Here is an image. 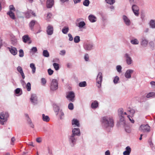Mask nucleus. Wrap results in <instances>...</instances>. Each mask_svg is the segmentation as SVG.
<instances>
[{
  "instance_id": "obj_1",
  "label": "nucleus",
  "mask_w": 155,
  "mask_h": 155,
  "mask_svg": "<svg viewBox=\"0 0 155 155\" xmlns=\"http://www.w3.org/2000/svg\"><path fill=\"white\" fill-rule=\"evenodd\" d=\"M101 121L104 125L106 127H113L114 125V121L113 119L110 117H102Z\"/></svg>"
},
{
  "instance_id": "obj_2",
  "label": "nucleus",
  "mask_w": 155,
  "mask_h": 155,
  "mask_svg": "<svg viewBox=\"0 0 155 155\" xmlns=\"http://www.w3.org/2000/svg\"><path fill=\"white\" fill-rule=\"evenodd\" d=\"M9 117V114L8 113L3 112L0 113V123L2 125L4 124V122L7 120V118Z\"/></svg>"
},
{
  "instance_id": "obj_3",
  "label": "nucleus",
  "mask_w": 155,
  "mask_h": 155,
  "mask_svg": "<svg viewBox=\"0 0 155 155\" xmlns=\"http://www.w3.org/2000/svg\"><path fill=\"white\" fill-rule=\"evenodd\" d=\"M102 81V74L101 73L99 72L96 79L97 85L98 88H100L101 87Z\"/></svg>"
},
{
  "instance_id": "obj_4",
  "label": "nucleus",
  "mask_w": 155,
  "mask_h": 155,
  "mask_svg": "<svg viewBox=\"0 0 155 155\" xmlns=\"http://www.w3.org/2000/svg\"><path fill=\"white\" fill-rule=\"evenodd\" d=\"M58 88V82L55 79L52 80L51 84V89L54 91L56 90Z\"/></svg>"
},
{
  "instance_id": "obj_5",
  "label": "nucleus",
  "mask_w": 155,
  "mask_h": 155,
  "mask_svg": "<svg viewBox=\"0 0 155 155\" xmlns=\"http://www.w3.org/2000/svg\"><path fill=\"white\" fill-rule=\"evenodd\" d=\"M150 127L147 124H143L141 125L140 130L143 132H148L150 131Z\"/></svg>"
},
{
  "instance_id": "obj_6",
  "label": "nucleus",
  "mask_w": 155,
  "mask_h": 155,
  "mask_svg": "<svg viewBox=\"0 0 155 155\" xmlns=\"http://www.w3.org/2000/svg\"><path fill=\"white\" fill-rule=\"evenodd\" d=\"M75 95L74 93L72 91H70L68 93L66 97L69 101L73 102L74 100Z\"/></svg>"
},
{
  "instance_id": "obj_7",
  "label": "nucleus",
  "mask_w": 155,
  "mask_h": 155,
  "mask_svg": "<svg viewBox=\"0 0 155 155\" xmlns=\"http://www.w3.org/2000/svg\"><path fill=\"white\" fill-rule=\"evenodd\" d=\"M22 39L24 43L27 42L28 44H30L31 43V40L30 38L28 35H26L23 36L22 37Z\"/></svg>"
},
{
  "instance_id": "obj_8",
  "label": "nucleus",
  "mask_w": 155,
  "mask_h": 155,
  "mask_svg": "<svg viewBox=\"0 0 155 155\" xmlns=\"http://www.w3.org/2000/svg\"><path fill=\"white\" fill-rule=\"evenodd\" d=\"M132 10L135 15L138 16L139 15V8L138 7L135 5H134L132 7Z\"/></svg>"
},
{
  "instance_id": "obj_9",
  "label": "nucleus",
  "mask_w": 155,
  "mask_h": 155,
  "mask_svg": "<svg viewBox=\"0 0 155 155\" xmlns=\"http://www.w3.org/2000/svg\"><path fill=\"white\" fill-rule=\"evenodd\" d=\"M8 49L11 53L13 55H15L17 54V51L16 48L13 47H11V48L8 47Z\"/></svg>"
},
{
  "instance_id": "obj_10",
  "label": "nucleus",
  "mask_w": 155,
  "mask_h": 155,
  "mask_svg": "<svg viewBox=\"0 0 155 155\" xmlns=\"http://www.w3.org/2000/svg\"><path fill=\"white\" fill-rule=\"evenodd\" d=\"M54 0H47L46 3V5L47 8H51L54 4Z\"/></svg>"
},
{
  "instance_id": "obj_11",
  "label": "nucleus",
  "mask_w": 155,
  "mask_h": 155,
  "mask_svg": "<svg viewBox=\"0 0 155 155\" xmlns=\"http://www.w3.org/2000/svg\"><path fill=\"white\" fill-rule=\"evenodd\" d=\"M134 72L132 70L129 69L127 70L126 72L125 75V77L127 78H130L131 77V74Z\"/></svg>"
},
{
  "instance_id": "obj_12",
  "label": "nucleus",
  "mask_w": 155,
  "mask_h": 155,
  "mask_svg": "<svg viewBox=\"0 0 155 155\" xmlns=\"http://www.w3.org/2000/svg\"><path fill=\"white\" fill-rule=\"evenodd\" d=\"M53 27L51 25H49L47 28V32L48 35H51L53 33Z\"/></svg>"
},
{
  "instance_id": "obj_13",
  "label": "nucleus",
  "mask_w": 155,
  "mask_h": 155,
  "mask_svg": "<svg viewBox=\"0 0 155 155\" xmlns=\"http://www.w3.org/2000/svg\"><path fill=\"white\" fill-rule=\"evenodd\" d=\"M125 57L126 58V62L128 64H131L132 62V60L131 58L127 54H125Z\"/></svg>"
},
{
  "instance_id": "obj_14",
  "label": "nucleus",
  "mask_w": 155,
  "mask_h": 155,
  "mask_svg": "<svg viewBox=\"0 0 155 155\" xmlns=\"http://www.w3.org/2000/svg\"><path fill=\"white\" fill-rule=\"evenodd\" d=\"M30 100L33 103H36L37 101V97L35 94H32L31 95Z\"/></svg>"
},
{
  "instance_id": "obj_15",
  "label": "nucleus",
  "mask_w": 155,
  "mask_h": 155,
  "mask_svg": "<svg viewBox=\"0 0 155 155\" xmlns=\"http://www.w3.org/2000/svg\"><path fill=\"white\" fill-rule=\"evenodd\" d=\"M17 71L20 73L21 74L22 78L24 79L25 78V74L23 72L22 69L21 67L19 66L17 68Z\"/></svg>"
},
{
  "instance_id": "obj_16",
  "label": "nucleus",
  "mask_w": 155,
  "mask_h": 155,
  "mask_svg": "<svg viewBox=\"0 0 155 155\" xmlns=\"http://www.w3.org/2000/svg\"><path fill=\"white\" fill-rule=\"evenodd\" d=\"M98 106V103L96 101H94L92 102L91 104V107L92 108L95 109L97 108Z\"/></svg>"
},
{
  "instance_id": "obj_17",
  "label": "nucleus",
  "mask_w": 155,
  "mask_h": 155,
  "mask_svg": "<svg viewBox=\"0 0 155 155\" xmlns=\"http://www.w3.org/2000/svg\"><path fill=\"white\" fill-rule=\"evenodd\" d=\"M25 115L27 118V121H28V123L30 125V127H31L32 128H34V125L32 123V122L31 120H30V118H29L28 115L27 114H25Z\"/></svg>"
},
{
  "instance_id": "obj_18",
  "label": "nucleus",
  "mask_w": 155,
  "mask_h": 155,
  "mask_svg": "<svg viewBox=\"0 0 155 155\" xmlns=\"http://www.w3.org/2000/svg\"><path fill=\"white\" fill-rule=\"evenodd\" d=\"M123 19L126 24L127 25H129L130 24V21L129 19L125 15H123Z\"/></svg>"
},
{
  "instance_id": "obj_19",
  "label": "nucleus",
  "mask_w": 155,
  "mask_h": 155,
  "mask_svg": "<svg viewBox=\"0 0 155 155\" xmlns=\"http://www.w3.org/2000/svg\"><path fill=\"white\" fill-rule=\"evenodd\" d=\"M93 46L91 44H86L84 46V49L87 50H90L92 49Z\"/></svg>"
},
{
  "instance_id": "obj_20",
  "label": "nucleus",
  "mask_w": 155,
  "mask_h": 155,
  "mask_svg": "<svg viewBox=\"0 0 155 155\" xmlns=\"http://www.w3.org/2000/svg\"><path fill=\"white\" fill-rule=\"evenodd\" d=\"M74 130V135H77L79 136L80 134V129L79 128H74L72 130V132H73V131Z\"/></svg>"
},
{
  "instance_id": "obj_21",
  "label": "nucleus",
  "mask_w": 155,
  "mask_h": 155,
  "mask_svg": "<svg viewBox=\"0 0 155 155\" xmlns=\"http://www.w3.org/2000/svg\"><path fill=\"white\" fill-rule=\"evenodd\" d=\"M88 18L90 21L92 22H94L96 21V18L92 15H90L88 17Z\"/></svg>"
},
{
  "instance_id": "obj_22",
  "label": "nucleus",
  "mask_w": 155,
  "mask_h": 155,
  "mask_svg": "<svg viewBox=\"0 0 155 155\" xmlns=\"http://www.w3.org/2000/svg\"><path fill=\"white\" fill-rule=\"evenodd\" d=\"M72 125H75L78 127H79L80 124L79 121L76 119H73L72 120Z\"/></svg>"
},
{
  "instance_id": "obj_23",
  "label": "nucleus",
  "mask_w": 155,
  "mask_h": 155,
  "mask_svg": "<svg viewBox=\"0 0 155 155\" xmlns=\"http://www.w3.org/2000/svg\"><path fill=\"white\" fill-rule=\"evenodd\" d=\"M150 27L153 28H155V20H151L149 23Z\"/></svg>"
},
{
  "instance_id": "obj_24",
  "label": "nucleus",
  "mask_w": 155,
  "mask_h": 155,
  "mask_svg": "<svg viewBox=\"0 0 155 155\" xmlns=\"http://www.w3.org/2000/svg\"><path fill=\"white\" fill-rule=\"evenodd\" d=\"M29 13H31L34 16H36L35 13L34 12H32L31 10H29L27 12H26V17L28 18L30 17V16L29 15Z\"/></svg>"
},
{
  "instance_id": "obj_25",
  "label": "nucleus",
  "mask_w": 155,
  "mask_h": 155,
  "mask_svg": "<svg viewBox=\"0 0 155 155\" xmlns=\"http://www.w3.org/2000/svg\"><path fill=\"white\" fill-rule=\"evenodd\" d=\"M146 97L147 98H149L153 97L155 96V93L152 92H150L146 94Z\"/></svg>"
},
{
  "instance_id": "obj_26",
  "label": "nucleus",
  "mask_w": 155,
  "mask_h": 155,
  "mask_svg": "<svg viewBox=\"0 0 155 155\" xmlns=\"http://www.w3.org/2000/svg\"><path fill=\"white\" fill-rule=\"evenodd\" d=\"M42 119L43 121L46 122H48L50 120V118L48 116H46L44 114H42Z\"/></svg>"
},
{
  "instance_id": "obj_27",
  "label": "nucleus",
  "mask_w": 155,
  "mask_h": 155,
  "mask_svg": "<svg viewBox=\"0 0 155 155\" xmlns=\"http://www.w3.org/2000/svg\"><path fill=\"white\" fill-rule=\"evenodd\" d=\"M7 14L11 18L13 19H15V14L13 12H12L9 11L8 12Z\"/></svg>"
},
{
  "instance_id": "obj_28",
  "label": "nucleus",
  "mask_w": 155,
  "mask_h": 155,
  "mask_svg": "<svg viewBox=\"0 0 155 155\" xmlns=\"http://www.w3.org/2000/svg\"><path fill=\"white\" fill-rule=\"evenodd\" d=\"M69 30V28L68 27H64L62 30V33L64 34H67Z\"/></svg>"
},
{
  "instance_id": "obj_29",
  "label": "nucleus",
  "mask_w": 155,
  "mask_h": 155,
  "mask_svg": "<svg viewBox=\"0 0 155 155\" xmlns=\"http://www.w3.org/2000/svg\"><path fill=\"white\" fill-rule=\"evenodd\" d=\"M30 67L32 69V72L34 74L35 73L36 70V67L34 63H32L30 64Z\"/></svg>"
},
{
  "instance_id": "obj_30",
  "label": "nucleus",
  "mask_w": 155,
  "mask_h": 155,
  "mask_svg": "<svg viewBox=\"0 0 155 155\" xmlns=\"http://www.w3.org/2000/svg\"><path fill=\"white\" fill-rule=\"evenodd\" d=\"M36 21L35 20H32L29 24V26L32 30H33V27L35 24Z\"/></svg>"
},
{
  "instance_id": "obj_31",
  "label": "nucleus",
  "mask_w": 155,
  "mask_h": 155,
  "mask_svg": "<svg viewBox=\"0 0 155 155\" xmlns=\"http://www.w3.org/2000/svg\"><path fill=\"white\" fill-rule=\"evenodd\" d=\"M147 98L146 94L145 95H143L140 98V101L141 102H145L147 100Z\"/></svg>"
},
{
  "instance_id": "obj_32",
  "label": "nucleus",
  "mask_w": 155,
  "mask_h": 155,
  "mask_svg": "<svg viewBox=\"0 0 155 155\" xmlns=\"http://www.w3.org/2000/svg\"><path fill=\"white\" fill-rule=\"evenodd\" d=\"M43 55L44 57H48L49 56V52L48 51L46 50H44L43 51Z\"/></svg>"
},
{
  "instance_id": "obj_33",
  "label": "nucleus",
  "mask_w": 155,
  "mask_h": 155,
  "mask_svg": "<svg viewBox=\"0 0 155 155\" xmlns=\"http://www.w3.org/2000/svg\"><path fill=\"white\" fill-rule=\"evenodd\" d=\"M74 130L73 131V133L70 138V139L71 140V141L72 143H73L75 141V138L74 137L75 135H74V132L75 131Z\"/></svg>"
},
{
  "instance_id": "obj_34",
  "label": "nucleus",
  "mask_w": 155,
  "mask_h": 155,
  "mask_svg": "<svg viewBox=\"0 0 155 155\" xmlns=\"http://www.w3.org/2000/svg\"><path fill=\"white\" fill-rule=\"evenodd\" d=\"M124 114V110L122 108H119L118 110V114L119 116L123 115Z\"/></svg>"
},
{
  "instance_id": "obj_35",
  "label": "nucleus",
  "mask_w": 155,
  "mask_h": 155,
  "mask_svg": "<svg viewBox=\"0 0 155 155\" xmlns=\"http://www.w3.org/2000/svg\"><path fill=\"white\" fill-rule=\"evenodd\" d=\"M130 42L132 44L134 45H137L139 43V41L136 39L132 40Z\"/></svg>"
},
{
  "instance_id": "obj_36",
  "label": "nucleus",
  "mask_w": 155,
  "mask_h": 155,
  "mask_svg": "<svg viewBox=\"0 0 155 155\" xmlns=\"http://www.w3.org/2000/svg\"><path fill=\"white\" fill-rule=\"evenodd\" d=\"M74 41L76 43H78L80 41V37L78 36H75L74 38Z\"/></svg>"
},
{
  "instance_id": "obj_37",
  "label": "nucleus",
  "mask_w": 155,
  "mask_h": 155,
  "mask_svg": "<svg viewBox=\"0 0 155 155\" xmlns=\"http://www.w3.org/2000/svg\"><path fill=\"white\" fill-rule=\"evenodd\" d=\"M26 87L28 91H30L31 90V84L30 82L27 83L26 86Z\"/></svg>"
},
{
  "instance_id": "obj_38",
  "label": "nucleus",
  "mask_w": 155,
  "mask_h": 155,
  "mask_svg": "<svg viewBox=\"0 0 155 155\" xmlns=\"http://www.w3.org/2000/svg\"><path fill=\"white\" fill-rule=\"evenodd\" d=\"M53 66L56 70H58L59 69V65L58 64L56 63H54Z\"/></svg>"
},
{
  "instance_id": "obj_39",
  "label": "nucleus",
  "mask_w": 155,
  "mask_h": 155,
  "mask_svg": "<svg viewBox=\"0 0 155 155\" xmlns=\"http://www.w3.org/2000/svg\"><path fill=\"white\" fill-rule=\"evenodd\" d=\"M85 25V23L84 21H81L78 23V27L81 28Z\"/></svg>"
},
{
  "instance_id": "obj_40",
  "label": "nucleus",
  "mask_w": 155,
  "mask_h": 155,
  "mask_svg": "<svg viewBox=\"0 0 155 155\" xmlns=\"http://www.w3.org/2000/svg\"><path fill=\"white\" fill-rule=\"evenodd\" d=\"M79 85L80 87H84L86 85V83L85 81L81 82L79 83Z\"/></svg>"
},
{
  "instance_id": "obj_41",
  "label": "nucleus",
  "mask_w": 155,
  "mask_h": 155,
  "mask_svg": "<svg viewBox=\"0 0 155 155\" xmlns=\"http://www.w3.org/2000/svg\"><path fill=\"white\" fill-rule=\"evenodd\" d=\"M89 3L90 2L88 0H85L83 2V5L86 6H88Z\"/></svg>"
},
{
  "instance_id": "obj_42",
  "label": "nucleus",
  "mask_w": 155,
  "mask_h": 155,
  "mask_svg": "<svg viewBox=\"0 0 155 155\" xmlns=\"http://www.w3.org/2000/svg\"><path fill=\"white\" fill-rule=\"evenodd\" d=\"M107 2L110 5L113 4L115 2L114 0H106Z\"/></svg>"
},
{
  "instance_id": "obj_43",
  "label": "nucleus",
  "mask_w": 155,
  "mask_h": 155,
  "mask_svg": "<svg viewBox=\"0 0 155 155\" xmlns=\"http://www.w3.org/2000/svg\"><path fill=\"white\" fill-rule=\"evenodd\" d=\"M9 9H10L9 11L14 12L15 11V7H14V6L12 5H10L9 6Z\"/></svg>"
},
{
  "instance_id": "obj_44",
  "label": "nucleus",
  "mask_w": 155,
  "mask_h": 155,
  "mask_svg": "<svg viewBox=\"0 0 155 155\" xmlns=\"http://www.w3.org/2000/svg\"><path fill=\"white\" fill-rule=\"evenodd\" d=\"M148 43V41L146 40H143L141 42V45L143 46H145Z\"/></svg>"
},
{
  "instance_id": "obj_45",
  "label": "nucleus",
  "mask_w": 155,
  "mask_h": 155,
  "mask_svg": "<svg viewBox=\"0 0 155 155\" xmlns=\"http://www.w3.org/2000/svg\"><path fill=\"white\" fill-rule=\"evenodd\" d=\"M24 56V52L22 50L20 49L19 51V56L20 57H23Z\"/></svg>"
},
{
  "instance_id": "obj_46",
  "label": "nucleus",
  "mask_w": 155,
  "mask_h": 155,
  "mask_svg": "<svg viewBox=\"0 0 155 155\" xmlns=\"http://www.w3.org/2000/svg\"><path fill=\"white\" fill-rule=\"evenodd\" d=\"M68 108L70 110H73L74 108V106L73 104L72 103H70L68 105Z\"/></svg>"
},
{
  "instance_id": "obj_47",
  "label": "nucleus",
  "mask_w": 155,
  "mask_h": 155,
  "mask_svg": "<svg viewBox=\"0 0 155 155\" xmlns=\"http://www.w3.org/2000/svg\"><path fill=\"white\" fill-rule=\"evenodd\" d=\"M119 78L118 76H116L115 77L114 79V82L115 84L117 83L118 81L119 80Z\"/></svg>"
},
{
  "instance_id": "obj_48",
  "label": "nucleus",
  "mask_w": 155,
  "mask_h": 155,
  "mask_svg": "<svg viewBox=\"0 0 155 155\" xmlns=\"http://www.w3.org/2000/svg\"><path fill=\"white\" fill-rule=\"evenodd\" d=\"M117 70L118 72L120 73L121 72L122 68L120 65H118L117 66Z\"/></svg>"
},
{
  "instance_id": "obj_49",
  "label": "nucleus",
  "mask_w": 155,
  "mask_h": 155,
  "mask_svg": "<svg viewBox=\"0 0 155 155\" xmlns=\"http://www.w3.org/2000/svg\"><path fill=\"white\" fill-rule=\"evenodd\" d=\"M48 71L49 75H52L54 72L50 68L48 70Z\"/></svg>"
},
{
  "instance_id": "obj_50",
  "label": "nucleus",
  "mask_w": 155,
  "mask_h": 155,
  "mask_svg": "<svg viewBox=\"0 0 155 155\" xmlns=\"http://www.w3.org/2000/svg\"><path fill=\"white\" fill-rule=\"evenodd\" d=\"M127 117L128 118L129 120L132 123H134V120L131 117H130V115L127 116Z\"/></svg>"
},
{
  "instance_id": "obj_51",
  "label": "nucleus",
  "mask_w": 155,
  "mask_h": 155,
  "mask_svg": "<svg viewBox=\"0 0 155 155\" xmlns=\"http://www.w3.org/2000/svg\"><path fill=\"white\" fill-rule=\"evenodd\" d=\"M84 58L86 61H88L89 57L87 54H85L84 57Z\"/></svg>"
},
{
  "instance_id": "obj_52",
  "label": "nucleus",
  "mask_w": 155,
  "mask_h": 155,
  "mask_svg": "<svg viewBox=\"0 0 155 155\" xmlns=\"http://www.w3.org/2000/svg\"><path fill=\"white\" fill-rule=\"evenodd\" d=\"M31 51L32 52L35 53L37 51V49L36 47H33L31 49Z\"/></svg>"
},
{
  "instance_id": "obj_53",
  "label": "nucleus",
  "mask_w": 155,
  "mask_h": 155,
  "mask_svg": "<svg viewBox=\"0 0 155 155\" xmlns=\"http://www.w3.org/2000/svg\"><path fill=\"white\" fill-rule=\"evenodd\" d=\"M41 83L43 85H45L46 84V81L45 78H42Z\"/></svg>"
},
{
  "instance_id": "obj_54",
  "label": "nucleus",
  "mask_w": 155,
  "mask_h": 155,
  "mask_svg": "<svg viewBox=\"0 0 155 155\" xmlns=\"http://www.w3.org/2000/svg\"><path fill=\"white\" fill-rule=\"evenodd\" d=\"M60 52V54L62 55H64L66 53V51L64 50L61 51Z\"/></svg>"
},
{
  "instance_id": "obj_55",
  "label": "nucleus",
  "mask_w": 155,
  "mask_h": 155,
  "mask_svg": "<svg viewBox=\"0 0 155 155\" xmlns=\"http://www.w3.org/2000/svg\"><path fill=\"white\" fill-rule=\"evenodd\" d=\"M68 36L69 37V40L70 41H72L73 38L72 35L71 34H68Z\"/></svg>"
},
{
  "instance_id": "obj_56",
  "label": "nucleus",
  "mask_w": 155,
  "mask_h": 155,
  "mask_svg": "<svg viewBox=\"0 0 155 155\" xmlns=\"http://www.w3.org/2000/svg\"><path fill=\"white\" fill-rule=\"evenodd\" d=\"M126 151L129 152H130V153L131 151V149L129 146L127 147L126 148Z\"/></svg>"
},
{
  "instance_id": "obj_57",
  "label": "nucleus",
  "mask_w": 155,
  "mask_h": 155,
  "mask_svg": "<svg viewBox=\"0 0 155 155\" xmlns=\"http://www.w3.org/2000/svg\"><path fill=\"white\" fill-rule=\"evenodd\" d=\"M15 141V139L14 137H12V138L11 139V144L13 145L14 144V142Z\"/></svg>"
},
{
  "instance_id": "obj_58",
  "label": "nucleus",
  "mask_w": 155,
  "mask_h": 155,
  "mask_svg": "<svg viewBox=\"0 0 155 155\" xmlns=\"http://www.w3.org/2000/svg\"><path fill=\"white\" fill-rule=\"evenodd\" d=\"M20 91V89L19 88H17L15 90V93L16 94H19Z\"/></svg>"
},
{
  "instance_id": "obj_59",
  "label": "nucleus",
  "mask_w": 155,
  "mask_h": 155,
  "mask_svg": "<svg viewBox=\"0 0 155 155\" xmlns=\"http://www.w3.org/2000/svg\"><path fill=\"white\" fill-rule=\"evenodd\" d=\"M129 111L130 113L132 114V115L134 114L135 111L133 109H130Z\"/></svg>"
},
{
  "instance_id": "obj_60",
  "label": "nucleus",
  "mask_w": 155,
  "mask_h": 155,
  "mask_svg": "<svg viewBox=\"0 0 155 155\" xmlns=\"http://www.w3.org/2000/svg\"><path fill=\"white\" fill-rule=\"evenodd\" d=\"M120 118V121L121 122H123L124 120V118L123 115L119 116Z\"/></svg>"
},
{
  "instance_id": "obj_61",
  "label": "nucleus",
  "mask_w": 155,
  "mask_h": 155,
  "mask_svg": "<svg viewBox=\"0 0 155 155\" xmlns=\"http://www.w3.org/2000/svg\"><path fill=\"white\" fill-rule=\"evenodd\" d=\"M130 153L129 152L125 151L123 152V154L124 155H129Z\"/></svg>"
},
{
  "instance_id": "obj_62",
  "label": "nucleus",
  "mask_w": 155,
  "mask_h": 155,
  "mask_svg": "<svg viewBox=\"0 0 155 155\" xmlns=\"http://www.w3.org/2000/svg\"><path fill=\"white\" fill-rule=\"evenodd\" d=\"M36 141L38 143H40L41 141V138H38L36 139Z\"/></svg>"
},
{
  "instance_id": "obj_63",
  "label": "nucleus",
  "mask_w": 155,
  "mask_h": 155,
  "mask_svg": "<svg viewBox=\"0 0 155 155\" xmlns=\"http://www.w3.org/2000/svg\"><path fill=\"white\" fill-rule=\"evenodd\" d=\"M81 0H73L75 4L80 2Z\"/></svg>"
},
{
  "instance_id": "obj_64",
  "label": "nucleus",
  "mask_w": 155,
  "mask_h": 155,
  "mask_svg": "<svg viewBox=\"0 0 155 155\" xmlns=\"http://www.w3.org/2000/svg\"><path fill=\"white\" fill-rule=\"evenodd\" d=\"M105 155H110V153L109 150H107L106 151Z\"/></svg>"
}]
</instances>
